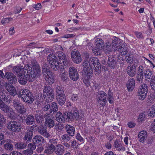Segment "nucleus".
Returning a JSON list of instances; mask_svg holds the SVG:
<instances>
[{"mask_svg":"<svg viewBox=\"0 0 155 155\" xmlns=\"http://www.w3.org/2000/svg\"><path fill=\"white\" fill-rule=\"evenodd\" d=\"M22 73L18 75V80L19 83L22 85L25 84L27 80L32 82L35 79V77H39L41 75L40 66L38 63L35 59L32 60L31 64L24 66Z\"/></svg>","mask_w":155,"mask_h":155,"instance_id":"1","label":"nucleus"},{"mask_svg":"<svg viewBox=\"0 0 155 155\" xmlns=\"http://www.w3.org/2000/svg\"><path fill=\"white\" fill-rule=\"evenodd\" d=\"M106 93L103 91H99L97 96V102L99 106L100 107L105 105L107 101Z\"/></svg>","mask_w":155,"mask_h":155,"instance_id":"2","label":"nucleus"},{"mask_svg":"<svg viewBox=\"0 0 155 155\" xmlns=\"http://www.w3.org/2000/svg\"><path fill=\"white\" fill-rule=\"evenodd\" d=\"M7 127L9 130L15 133L20 132L21 129V124L15 121H11L8 122L7 124Z\"/></svg>","mask_w":155,"mask_h":155,"instance_id":"3","label":"nucleus"},{"mask_svg":"<svg viewBox=\"0 0 155 155\" xmlns=\"http://www.w3.org/2000/svg\"><path fill=\"white\" fill-rule=\"evenodd\" d=\"M44 118L45 119V125L47 127L51 129L54 126L55 121L52 114L47 112L45 114Z\"/></svg>","mask_w":155,"mask_h":155,"instance_id":"4","label":"nucleus"},{"mask_svg":"<svg viewBox=\"0 0 155 155\" xmlns=\"http://www.w3.org/2000/svg\"><path fill=\"white\" fill-rule=\"evenodd\" d=\"M57 48L59 50V51L57 52V54L58 55V58H59V61L61 63H62L64 65L67 64L68 63V60L66 55L64 54L62 51H63V48L61 45H58Z\"/></svg>","mask_w":155,"mask_h":155,"instance_id":"5","label":"nucleus"},{"mask_svg":"<svg viewBox=\"0 0 155 155\" xmlns=\"http://www.w3.org/2000/svg\"><path fill=\"white\" fill-rule=\"evenodd\" d=\"M147 92V86L146 84L141 85L138 91V96L139 99L143 100L145 98Z\"/></svg>","mask_w":155,"mask_h":155,"instance_id":"6","label":"nucleus"},{"mask_svg":"<svg viewBox=\"0 0 155 155\" xmlns=\"http://www.w3.org/2000/svg\"><path fill=\"white\" fill-rule=\"evenodd\" d=\"M66 114L68 121L77 120L79 117L78 111L76 108H74L70 112H66Z\"/></svg>","mask_w":155,"mask_h":155,"instance_id":"7","label":"nucleus"},{"mask_svg":"<svg viewBox=\"0 0 155 155\" xmlns=\"http://www.w3.org/2000/svg\"><path fill=\"white\" fill-rule=\"evenodd\" d=\"M69 75L72 80L76 81L79 78V74L77 70L73 67H71L69 69Z\"/></svg>","mask_w":155,"mask_h":155,"instance_id":"8","label":"nucleus"},{"mask_svg":"<svg viewBox=\"0 0 155 155\" xmlns=\"http://www.w3.org/2000/svg\"><path fill=\"white\" fill-rule=\"evenodd\" d=\"M12 84L9 82H6L4 84V87L7 91L12 96H15L17 94V91L15 88L12 85Z\"/></svg>","mask_w":155,"mask_h":155,"instance_id":"9","label":"nucleus"},{"mask_svg":"<svg viewBox=\"0 0 155 155\" xmlns=\"http://www.w3.org/2000/svg\"><path fill=\"white\" fill-rule=\"evenodd\" d=\"M71 55V58L75 63L79 64L82 61L81 55L78 51L75 49L73 50Z\"/></svg>","mask_w":155,"mask_h":155,"instance_id":"10","label":"nucleus"},{"mask_svg":"<svg viewBox=\"0 0 155 155\" xmlns=\"http://www.w3.org/2000/svg\"><path fill=\"white\" fill-rule=\"evenodd\" d=\"M91 61L90 60V59L87 58L86 60H84L83 62V70L84 72L93 73V71L92 67L91 64Z\"/></svg>","mask_w":155,"mask_h":155,"instance_id":"11","label":"nucleus"},{"mask_svg":"<svg viewBox=\"0 0 155 155\" xmlns=\"http://www.w3.org/2000/svg\"><path fill=\"white\" fill-rule=\"evenodd\" d=\"M5 79H6L11 84H15L17 81L16 76L12 73L10 72H6L5 73Z\"/></svg>","mask_w":155,"mask_h":155,"instance_id":"12","label":"nucleus"},{"mask_svg":"<svg viewBox=\"0 0 155 155\" xmlns=\"http://www.w3.org/2000/svg\"><path fill=\"white\" fill-rule=\"evenodd\" d=\"M124 41L116 37H114L112 39V47L114 51H117L120 45L123 43Z\"/></svg>","mask_w":155,"mask_h":155,"instance_id":"13","label":"nucleus"},{"mask_svg":"<svg viewBox=\"0 0 155 155\" xmlns=\"http://www.w3.org/2000/svg\"><path fill=\"white\" fill-rule=\"evenodd\" d=\"M90 60L91 61V64L94 66V70L98 74L101 72V66L98 59L95 58H90Z\"/></svg>","mask_w":155,"mask_h":155,"instance_id":"14","label":"nucleus"},{"mask_svg":"<svg viewBox=\"0 0 155 155\" xmlns=\"http://www.w3.org/2000/svg\"><path fill=\"white\" fill-rule=\"evenodd\" d=\"M67 114L66 112H64L63 114H62L61 112L58 111L55 115V120L59 123H63L65 122V119L67 120Z\"/></svg>","mask_w":155,"mask_h":155,"instance_id":"15","label":"nucleus"},{"mask_svg":"<svg viewBox=\"0 0 155 155\" xmlns=\"http://www.w3.org/2000/svg\"><path fill=\"white\" fill-rule=\"evenodd\" d=\"M23 102L28 104H31L35 100V97L30 91L21 100Z\"/></svg>","mask_w":155,"mask_h":155,"instance_id":"16","label":"nucleus"},{"mask_svg":"<svg viewBox=\"0 0 155 155\" xmlns=\"http://www.w3.org/2000/svg\"><path fill=\"white\" fill-rule=\"evenodd\" d=\"M38 131L41 135L45 137L49 138L51 135L48 132L47 130L43 126H40L38 127Z\"/></svg>","mask_w":155,"mask_h":155,"instance_id":"17","label":"nucleus"},{"mask_svg":"<svg viewBox=\"0 0 155 155\" xmlns=\"http://www.w3.org/2000/svg\"><path fill=\"white\" fill-rule=\"evenodd\" d=\"M32 141L38 146L42 145L45 142V140L43 137L40 135L35 136L32 139Z\"/></svg>","mask_w":155,"mask_h":155,"instance_id":"18","label":"nucleus"},{"mask_svg":"<svg viewBox=\"0 0 155 155\" xmlns=\"http://www.w3.org/2000/svg\"><path fill=\"white\" fill-rule=\"evenodd\" d=\"M0 96L1 97L2 100L6 101V104H8L10 102V96L6 91L4 90H0Z\"/></svg>","mask_w":155,"mask_h":155,"instance_id":"19","label":"nucleus"},{"mask_svg":"<svg viewBox=\"0 0 155 155\" xmlns=\"http://www.w3.org/2000/svg\"><path fill=\"white\" fill-rule=\"evenodd\" d=\"M35 117L37 123L41 124L44 121V116L41 110H37L35 112Z\"/></svg>","mask_w":155,"mask_h":155,"instance_id":"20","label":"nucleus"},{"mask_svg":"<svg viewBox=\"0 0 155 155\" xmlns=\"http://www.w3.org/2000/svg\"><path fill=\"white\" fill-rule=\"evenodd\" d=\"M117 51H118L121 55L125 56L128 53V49L126 44L124 42L123 43L120 45Z\"/></svg>","mask_w":155,"mask_h":155,"instance_id":"21","label":"nucleus"},{"mask_svg":"<svg viewBox=\"0 0 155 155\" xmlns=\"http://www.w3.org/2000/svg\"><path fill=\"white\" fill-rule=\"evenodd\" d=\"M127 74L131 77H133L135 76L136 72V67L135 64L132 66H128L127 68Z\"/></svg>","mask_w":155,"mask_h":155,"instance_id":"22","label":"nucleus"},{"mask_svg":"<svg viewBox=\"0 0 155 155\" xmlns=\"http://www.w3.org/2000/svg\"><path fill=\"white\" fill-rule=\"evenodd\" d=\"M33 131L29 130H27L25 133V136L23 137V140L26 143H29L31 142L32 138Z\"/></svg>","mask_w":155,"mask_h":155,"instance_id":"23","label":"nucleus"},{"mask_svg":"<svg viewBox=\"0 0 155 155\" xmlns=\"http://www.w3.org/2000/svg\"><path fill=\"white\" fill-rule=\"evenodd\" d=\"M143 75L145 76V79L149 81L154 79V77H155L154 74L149 69L144 70Z\"/></svg>","mask_w":155,"mask_h":155,"instance_id":"24","label":"nucleus"},{"mask_svg":"<svg viewBox=\"0 0 155 155\" xmlns=\"http://www.w3.org/2000/svg\"><path fill=\"white\" fill-rule=\"evenodd\" d=\"M65 128L66 132L70 136L73 137L74 135L75 129L73 126L67 124L65 126Z\"/></svg>","mask_w":155,"mask_h":155,"instance_id":"25","label":"nucleus"},{"mask_svg":"<svg viewBox=\"0 0 155 155\" xmlns=\"http://www.w3.org/2000/svg\"><path fill=\"white\" fill-rule=\"evenodd\" d=\"M135 85V80L133 78L129 79L127 83V86L129 91H132L134 89Z\"/></svg>","mask_w":155,"mask_h":155,"instance_id":"26","label":"nucleus"},{"mask_svg":"<svg viewBox=\"0 0 155 155\" xmlns=\"http://www.w3.org/2000/svg\"><path fill=\"white\" fill-rule=\"evenodd\" d=\"M25 119L26 124L28 125H31L35 123L34 116L32 114L27 115Z\"/></svg>","mask_w":155,"mask_h":155,"instance_id":"27","label":"nucleus"},{"mask_svg":"<svg viewBox=\"0 0 155 155\" xmlns=\"http://www.w3.org/2000/svg\"><path fill=\"white\" fill-rule=\"evenodd\" d=\"M93 73L84 72V76L83 78V83L86 85L88 84L90 79L93 75Z\"/></svg>","mask_w":155,"mask_h":155,"instance_id":"28","label":"nucleus"},{"mask_svg":"<svg viewBox=\"0 0 155 155\" xmlns=\"http://www.w3.org/2000/svg\"><path fill=\"white\" fill-rule=\"evenodd\" d=\"M55 153L56 154H61L63 155L65 151L64 147L62 145L58 144L55 147Z\"/></svg>","mask_w":155,"mask_h":155,"instance_id":"29","label":"nucleus"},{"mask_svg":"<svg viewBox=\"0 0 155 155\" xmlns=\"http://www.w3.org/2000/svg\"><path fill=\"white\" fill-rule=\"evenodd\" d=\"M43 95L54 92L53 89L49 85H45L43 88Z\"/></svg>","mask_w":155,"mask_h":155,"instance_id":"30","label":"nucleus"},{"mask_svg":"<svg viewBox=\"0 0 155 155\" xmlns=\"http://www.w3.org/2000/svg\"><path fill=\"white\" fill-rule=\"evenodd\" d=\"M138 137L140 142L143 143L147 138V132L146 131H141L138 134Z\"/></svg>","mask_w":155,"mask_h":155,"instance_id":"31","label":"nucleus"},{"mask_svg":"<svg viewBox=\"0 0 155 155\" xmlns=\"http://www.w3.org/2000/svg\"><path fill=\"white\" fill-rule=\"evenodd\" d=\"M50 110L48 111V113L49 114H51L52 112H56L58 110V106L57 104L55 102H53L51 103L50 104Z\"/></svg>","mask_w":155,"mask_h":155,"instance_id":"32","label":"nucleus"},{"mask_svg":"<svg viewBox=\"0 0 155 155\" xmlns=\"http://www.w3.org/2000/svg\"><path fill=\"white\" fill-rule=\"evenodd\" d=\"M27 143L24 142H17L15 144V148L17 150L25 149L27 147Z\"/></svg>","mask_w":155,"mask_h":155,"instance_id":"33","label":"nucleus"},{"mask_svg":"<svg viewBox=\"0 0 155 155\" xmlns=\"http://www.w3.org/2000/svg\"><path fill=\"white\" fill-rule=\"evenodd\" d=\"M55 89L56 97L65 95L64 89L61 86L57 85Z\"/></svg>","mask_w":155,"mask_h":155,"instance_id":"34","label":"nucleus"},{"mask_svg":"<svg viewBox=\"0 0 155 155\" xmlns=\"http://www.w3.org/2000/svg\"><path fill=\"white\" fill-rule=\"evenodd\" d=\"M54 92L43 95L45 100L47 102H51L53 101L54 97Z\"/></svg>","mask_w":155,"mask_h":155,"instance_id":"35","label":"nucleus"},{"mask_svg":"<svg viewBox=\"0 0 155 155\" xmlns=\"http://www.w3.org/2000/svg\"><path fill=\"white\" fill-rule=\"evenodd\" d=\"M56 97L58 104L60 106H62L65 103L66 101L65 95L56 96Z\"/></svg>","mask_w":155,"mask_h":155,"instance_id":"36","label":"nucleus"},{"mask_svg":"<svg viewBox=\"0 0 155 155\" xmlns=\"http://www.w3.org/2000/svg\"><path fill=\"white\" fill-rule=\"evenodd\" d=\"M114 146L118 151L124 150V147L123 146L121 142L120 141L115 140L114 142Z\"/></svg>","mask_w":155,"mask_h":155,"instance_id":"37","label":"nucleus"},{"mask_svg":"<svg viewBox=\"0 0 155 155\" xmlns=\"http://www.w3.org/2000/svg\"><path fill=\"white\" fill-rule=\"evenodd\" d=\"M55 147L56 146H52L48 144L47 149H45L44 151L45 153L48 155L51 154L54 151L55 152Z\"/></svg>","mask_w":155,"mask_h":155,"instance_id":"38","label":"nucleus"},{"mask_svg":"<svg viewBox=\"0 0 155 155\" xmlns=\"http://www.w3.org/2000/svg\"><path fill=\"white\" fill-rule=\"evenodd\" d=\"M126 61L128 63L132 64L134 60V55L131 52H129L125 57Z\"/></svg>","mask_w":155,"mask_h":155,"instance_id":"39","label":"nucleus"},{"mask_svg":"<svg viewBox=\"0 0 155 155\" xmlns=\"http://www.w3.org/2000/svg\"><path fill=\"white\" fill-rule=\"evenodd\" d=\"M116 61L114 59L112 58H108L107 63L108 67L111 69H114L116 65Z\"/></svg>","mask_w":155,"mask_h":155,"instance_id":"40","label":"nucleus"},{"mask_svg":"<svg viewBox=\"0 0 155 155\" xmlns=\"http://www.w3.org/2000/svg\"><path fill=\"white\" fill-rule=\"evenodd\" d=\"M12 101L13 104V107L16 111L19 108V107H20L22 104L18 99H15L13 100Z\"/></svg>","mask_w":155,"mask_h":155,"instance_id":"41","label":"nucleus"},{"mask_svg":"<svg viewBox=\"0 0 155 155\" xmlns=\"http://www.w3.org/2000/svg\"><path fill=\"white\" fill-rule=\"evenodd\" d=\"M62 66V63H61L59 61L56 62L52 63L50 65V68L52 70L55 71H57L59 67V66Z\"/></svg>","mask_w":155,"mask_h":155,"instance_id":"42","label":"nucleus"},{"mask_svg":"<svg viewBox=\"0 0 155 155\" xmlns=\"http://www.w3.org/2000/svg\"><path fill=\"white\" fill-rule=\"evenodd\" d=\"M48 61L49 62L50 64L51 62L52 63H54L57 62V58L55 55L52 54H50L48 57Z\"/></svg>","mask_w":155,"mask_h":155,"instance_id":"43","label":"nucleus"},{"mask_svg":"<svg viewBox=\"0 0 155 155\" xmlns=\"http://www.w3.org/2000/svg\"><path fill=\"white\" fill-rule=\"evenodd\" d=\"M8 140L9 141H8V142H5L6 143L4 145V147L6 150L11 151L13 149V146L12 144L10 143L11 140L9 139H8Z\"/></svg>","mask_w":155,"mask_h":155,"instance_id":"44","label":"nucleus"},{"mask_svg":"<svg viewBox=\"0 0 155 155\" xmlns=\"http://www.w3.org/2000/svg\"><path fill=\"white\" fill-rule=\"evenodd\" d=\"M95 43L96 45V47L100 49H102L103 47L104 46L103 40L99 38H97L96 40Z\"/></svg>","mask_w":155,"mask_h":155,"instance_id":"45","label":"nucleus"},{"mask_svg":"<svg viewBox=\"0 0 155 155\" xmlns=\"http://www.w3.org/2000/svg\"><path fill=\"white\" fill-rule=\"evenodd\" d=\"M113 49L112 47L111 46V43L110 42H107L106 43V46L105 47L104 49V52L106 54H109L111 51Z\"/></svg>","mask_w":155,"mask_h":155,"instance_id":"46","label":"nucleus"},{"mask_svg":"<svg viewBox=\"0 0 155 155\" xmlns=\"http://www.w3.org/2000/svg\"><path fill=\"white\" fill-rule=\"evenodd\" d=\"M29 91H30L25 88L21 89L19 91L18 97H20L22 100Z\"/></svg>","mask_w":155,"mask_h":155,"instance_id":"47","label":"nucleus"},{"mask_svg":"<svg viewBox=\"0 0 155 155\" xmlns=\"http://www.w3.org/2000/svg\"><path fill=\"white\" fill-rule=\"evenodd\" d=\"M24 67L20 65L19 66H15L13 67V71L15 73H18L22 70H24Z\"/></svg>","mask_w":155,"mask_h":155,"instance_id":"48","label":"nucleus"},{"mask_svg":"<svg viewBox=\"0 0 155 155\" xmlns=\"http://www.w3.org/2000/svg\"><path fill=\"white\" fill-rule=\"evenodd\" d=\"M108 98L109 102L110 104H112L114 101L113 94V93L109 89L107 93Z\"/></svg>","mask_w":155,"mask_h":155,"instance_id":"49","label":"nucleus"},{"mask_svg":"<svg viewBox=\"0 0 155 155\" xmlns=\"http://www.w3.org/2000/svg\"><path fill=\"white\" fill-rule=\"evenodd\" d=\"M0 108L4 113H8L10 112L9 107L5 104L4 103L0 106Z\"/></svg>","mask_w":155,"mask_h":155,"instance_id":"50","label":"nucleus"},{"mask_svg":"<svg viewBox=\"0 0 155 155\" xmlns=\"http://www.w3.org/2000/svg\"><path fill=\"white\" fill-rule=\"evenodd\" d=\"M48 78L47 77H46L45 78V79L46 81H48V83L50 84H52L54 82V76L52 75L51 73L48 76Z\"/></svg>","mask_w":155,"mask_h":155,"instance_id":"51","label":"nucleus"},{"mask_svg":"<svg viewBox=\"0 0 155 155\" xmlns=\"http://www.w3.org/2000/svg\"><path fill=\"white\" fill-rule=\"evenodd\" d=\"M26 108H25L24 105L22 104L16 111L19 114L23 115L26 112Z\"/></svg>","mask_w":155,"mask_h":155,"instance_id":"52","label":"nucleus"},{"mask_svg":"<svg viewBox=\"0 0 155 155\" xmlns=\"http://www.w3.org/2000/svg\"><path fill=\"white\" fill-rule=\"evenodd\" d=\"M70 136L68 134H65L61 137V140L63 142H68L71 139Z\"/></svg>","mask_w":155,"mask_h":155,"instance_id":"53","label":"nucleus"},{"mask_svg":"<svg viewBox=\"0 0 155 155\" xmlns=\"http://www.w3.org/2000/svg\"><path fill=\"white\" fill-rule=\"evenodd\" d=\"M102 49H100L98 48L95 47V48L93 49V52L95 55L99 56L102 53Z\"/></svg>","mask_w":155,"mask_h":155,"instance_id":"54","label":"nucleus"},{"mask_svg":"<svg viewBox=\"0 0 155 155\" xmlns=\"http://www.w3.org/2000/svg\"><path fill=\"white\" fill-rule=\"evenodd\" d=\"M145 114L144 113H140L138 116V121L139 122H142L145 120Z\"/></svg>","mask_w":155,"mask_h":155,"instance_id":"55","label":"nucleus"},{"mask_svg":"<svg viewBox=\"0 0 155 155\" xmlns=\"http://www.w3.org/2000/svg\"><path fill=\"white\" fill-rule=\"evenodd\" d=\"M60 76L61 80L63 81H66L68 79V74L64 71L62 72L60 74Z\"/></svg>","mask_w":155,"mask_h":155,"instance_id":"56","label":"nucleus"},{"mask_svg":"<svg viewBox=\"0 0 155 155\" xmlns=\"http://www.w3.org/2000/svg\"><path fill=\"white\" fill-rule=\"evenodd\" d=\"M36 146H37V145L34 143L33 141L32 143H29L28 146L27 145L28 149L32 150L33 151L36 149Z\"/></svg>","mask_w":155,"mask_h":155,"instance_id":"57","label":"nucleus"},{"mask_svg":"<svg viewBox=\"0 0 155 155\" xmlns=\"http://www.w3.org/2000/svg\"><path fill=\"white\" fill-rule=\"evenodd\" d=\"M42 72L45 78L46 77H47V78H48L49 75L51 73L48 68L42 69Z\"/></svg>","mask_w":155,"mask_h":155,"instance_id":"58","label":"nucleus"},{"mask_svg":"<svg viewBox=\"0 0 155 155\" xmlns=\"http://www.w3.org/2000/svg\"><path fill=\"white\" fill-rule=\"evenodd\" d=\"M22 153L24 155H32L34 151L32 150L28 149L23 150Z\"/></svg>","mask_w":155,"mask_h":155,"instance_id":"59","label":"nucleus"},{"mask_svg":"<svg viewBox=\"0 0 155 155\" xmlns=\"http://www.w3.org/2000/svg\"><path fill=\"white\" fill-rule=\"evenodd\" d=\"M54 128L57 130H62L64 127L63 124L61 123H56L54 126Z\"/></svg>","mask_w":155,"mask_h":155,"instance_id":"60","label":"nucleus"},{"mask_svg":"<svg viewBox=\"0 0 155 155\" xmlns=\"http://www.w3.org/2000/svg\"><path fill=\"white\" fill-rule=\"evenodd\" d=\"M5 120L3 115L0 113V129H1L3 127Z\"/></svg>","mask_w":155,"mask_h":155,"instance_id":"61","label":"nucleus"},{"mask_svg":"<svg viewBox=\"0 0 155 155\" xmlns=\"http://www.w3.org/2000/svg\"><path fill=\"white\" fill-rule=\"evenodd\" d=\"M58 140L57 139L54 138L51 139L49 140L48 144L52 146H56L58 144L57 143L58 142Z\"/></svg>","mask_w":155,"mask_h":155,"instance_id":"62","label":"nucleus"},{"mask_svg":"<svg viewBox=\"0 0 155 155\" xmlns=\"http://www.w3.org/2000/svg\"><path fill=\"white\" fill-rule=\"evenodd\" d=\"M143 68L141 66H140L138 68V71L137 72V75L139 76H143Z\"/></svg>","mask_w":155,"mask_h":155,"instance_id":"63","label":"nucleus"},{"mask_svg":"<svg viewBox=\"0 0 155 155\" xmlns=\"http://www.w3.org/2000/svg\"><path fill=\"white\" fill-rule=\"evenodd\" d=\"M9 112L10 113L8 115L9 117L11 119H15L16 118V117L14 115L15 114V112L12 109V110H10Z\"/></svg>","mask_w":155,"mask_h":155,"instance_id":"64","label":"nucleus"}]
</instances>
